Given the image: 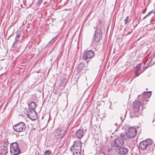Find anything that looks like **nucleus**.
<instances>
[{
  "instance_id": "obj_1",
  "label": "nucleus",
  "mask_w": 155,
  "mask_h": 155,
  "mask_svg": "<svg viewBox=\"0 0 155 155\" xmlns=\"http://www.w3.org/2000/svg\"><path fill=\"white\" fill-rule=\"evenodd\" d=\"M82 143L80 140H76L71 147L72 153H65L63 155H81Z\"/></svg>"
},
{
  "instance_id": "obj_2",
  "label": "nucleus",
  "mask_w": 155,
  "mask_h": 155,
  "mask_svg": "<svg viewBox=\"0 0 155 155\" xmlns=\"http://www.w3.org/2000/svg\"><path fill=\"white\" fill-rule=\"evenodd\" d=\"M137 132V130L135 128L131 127L128 129L127 133L121 134L120 137L125 140H127L134 137L136 134Z\"/></svg>"
},
{
  "instance_id": "obj_3",
  "label": "nucleus",
  "mask_w": 155,
  "mask_h": 155,
  "mask_svg": "<svg viewBox=\"0 0 155 155\" xmlns=\"http://www.w3.org/2000/svg\"><path fill=\"white\" fill-rule=\"evenodd\" d=\"M10 151L15 155L19 154L20 152L18 144L16 142L12 143L10 145Z\"/></svg>"
},
{
  "instance_id": "obj_4",
  "label": "nucleus",
  "mask_w": 155,
  "mask_h": 155,
  "mask_svg": "<svg viewBox=\"0 0 155 155\" xmlns=\"http://www.w3.org/2000/svg\"><path fill=\"white\" fill-rule=\"evenodd\" d=\"M26 126L25 124L23 122H20L18 124L13 126L14 130L16 132H20L23 131L25 130Z\"/></svg>"
},
{
  "instance_id": "obj_5",
  "label": "nucleus",
  "mask_w": 155,
  "mask_h": 155,
  "mask_svg": "<svg viewBox=\"0 0 155 155\" xmlns=\"http://www.w3.org/2000/svg\"><path fill=\"white\" fill-rule=\"evenodd\" d=\"M152 143V140L151 139H148L141 142L139 144V147L141 150H143Z\"/></svg>"
},
{
  "instance_id": "obj_6",
  "label": "nucleus",
  "mask_w": 155,
  "mask_h": 155,
  "mask_svg": "<svg viewBox=\"0 0 155 155\" xmlns=\"http://www.w3.org/2000/svg\"><path fill=\"white\" fill-rule=\"evenodd\" d=\"M123 139L120 138L115 139L112 141L111 143L112 146L117 147H120L123 146L124 143Z\"/></svg>"
},
{
  "instance_id": "obj_7",
  "label": "nucleus",
  "mask_w": 155,
  "mask_h": 155,
  "mask_svg": "<svg viewBox=\"0 0 155 155\" xmlns=\"http://www.w3.org/2000/svg\"><path fill=\"white\" fill-rule=\"evenodd\" d=\"M102 38L101 29L97 28L95 31V33L93 38V41L95 42H99Z\"/></svg>"
},
{
  "instance_id": "obj_8",
  "label": "nucleus",
  "mask_w": 155,
  "mask_h": 155,
  "mask_svg": "<svg viewBox=\"0 0 155 155\" xmlns=\"http://www.w3.org/2000/svg\"><path fill=\"white\" fill-rule=\"evenodd\" d=\"M94 56V53L92 50H89L84 52L83 55L84 60L87 61L88 60L93 58Z\"/></svg>"
},
{
  "instance_id": "obj_9",
  "label": "nucleus",
  "mask_w": 155,
  "mask_h": 155,
  "mask_svg": "<svg viewBox=\"0 0 155 155\" xmlns=\"http://www.w3.org/2000/svg\"><path fill=\"white\" fill-rule=\"evenodd\" d=\"M65 132L60 128H58L55 130L54 134L56 139H59L63 137Z\"/></svg>"
},
{
  "instance_id": "obj_10",
  "label": "nucleus",
  "mask_w": 155,
  "mask_h": 155,
  "mask_svg": "<svg viewBox=\"0 0 155 155\" xmlns=\"http://www.w3.org/2000/svg\"><path fill=\"white\" fill-rule=\"evenodd\" d=\"M140 104V102L138 100H136L134 102L133 109L136 115H138L140 111L139 107Z\"/></svg>"
},
{
  "instance_id": "obj_11",
  "label": "nucleus",
  "mask_w": 155,
  "mask_h": 155,
  "mask_svg": "<svg viewBox=\"0 0 155 155\" xmlns=\"http://www.w3.org/2000/svg\"><path fill=\"white\" fill-rule=\"evenodd\" d=\"M128 150L126 148L122 147L117 150L118 155H125L128 153Z\"/></svg>"
},
{
  "instance_id": "obj_12",
  "label": "nucleus",
  "mask_w": 155,
  "mask_h": 155,
  "mask_svg": "<svg viewBox=\"0 0 155 155\" xmlns=\"http://www.w3.org/2000/svg\"><path fill=\"white\" fill-rule=\"evenodd\" d=\"M151 95V93L150 91L145 92L144 93L142 98L143 103L144 104H146V102L148 101V98L150 97Z\"/></svg>"
},
{
  "instance_id": "obj_13",
  "label": "nucleus",
  "mask_w": 155,
  "mask_h": 155,
  "mask_svg": "<svg viewBox=\"0 0 155 155\" xmlns=\"http://www.w3.org/2000/svg\"><path fill=\"white\" fill-rule=\"evenodd\" d=\"M27 115L28 117L32 120H35L37 117L36 113L35 110H34V112L31 111H28Z\"/></svg>"
},
{
  "instance_id": "obj_14",
  "label": "nucleus",
  "mask_w": 155,
  "mask_h": 155,
  "mask_svg": "<svg viewBox=\"0 0 155 155\" xmlns=\"http://www.w3.org/2000/svg\"><path fill=\"white\" fill-rule=\"evenodd\" d=\"M76 136L77 138L80 139L84 136V131L83 129H80L78 130L76 133Z\"/></svg>"
},
{
  "instance_id": "obj_15",
  "label": "nucleus",
  "mask_w": 155,
  "mask_h": 155,
  "mask_svg": "<svg viewBox=\"0 0 155 155\" xmlns=\"http://www.w3.org/2000/svg\"><path fill=\"white\" fill-rule=\"evenodd\" d=\"M28 107H29V111H31L33 112H34L35 110L34 109L36 107L35 103L34 102H32L30 104H28Z\"/></svg>"
},
{
  "instance_id": "obj_16",
  "label": "nucleus",
  "mask_w": 155,
  "mask_h": 155,
  "mask_svg": "<svg viewBox=\"0 0 155 155\" xmlns=\"http://www.w3.org/2000/svg\"><path fill=\"white\" fill-rule=\"evenodd\" d=\"M141 65V64H137L136 66V70L135 72V74L136 76H138L140 74L143 72V71H141L140 70V67Z\"/></svg>"
},
{
  "instance_id": "obj_17",
  "label": "nucleus",
  "mask_w": 155,
  "mask_h": 155,
  "mask_svg": "<svg viewBox=\"0 0 155 155\" xmlns=\"http://www.w3.org/2000/svg\"><path fill=\"white\" fill-rule=\"evenodd\" d=\"M85 65L84 63H80L78 65L77 68L78 71L79 73L80 72L85 68Z\"/></svg>"
},
{
  "instance_id": "obj_18",
  "label": "nucleus",
  "mask_w": 155,
  "mask_h": 155,
  "mask_svg": "<svg viewBox=\"0 0 155 155\" xmlns=\"http://www.w3.org/2000/svg\"><path fill=\"white\" fill-rule=\"evenodd\" d=\"M67 82V80L65 78H63L62 79H61L60 82V86L61 87H63V88H64L66 86Z\"/></svg>"
},
{
  "instance_id": "obj_19",
  "label": "nucleus",
  "mask_w": 155,
  "mask_h": 155,
  "mask_svg": "<svg viewBox=\"0 0 155 155\" xmlns=\"http://www.w3.org/2000/svg\"><path fill=\"white\" fill-rule=\"evenodd\" d=\"M7 153V148L4 146L2 150L0 153V155H6Z\"/></svg>"
},
{
  "instance_id": "obj_20",
  "label": "nucleus",
  "mask_w": 155,
  "mask_h": 155,
  "mask_svg": "<svg viewBox=\"0 0 155 155\" xmlns=\"http://www.w3.org/2000/svg\"><path fill=\"white\" fill-rule=\"evenodd\" d=\"M21 32L20 31H18L17 32L15 38V39L18 40L20 37Z\"/></svg>"
},
{
  "instance_id": "obj_21",
  "label": "nucleus",
  "mask_w": 155,
  "mask_h": 155,
  "mask_svg": "<svg viewBox=\"0 0 155 155\" xmlns=\"http://www.w3.org/2000/svg\"><path fill=\"white\" fill-rule=\"evenodd\" d=\"M18 40L15 39V41L12 46V48L15 47L18 44Z\"/></svg>"
},
{
  "instance_id": "obj_22",
  "label": "nucleus",
  "mask_w": 155,
  "mask_h": 155,
  "mask_svg": "<svg viewBox=\"0 0 155 155\" xmlns=\"http://www.w3.org/2000/svg\"><path fill=\"white\" fill-rule=\"evenodd\" d=\"M124 21L125 24L128 23L130 21L129 16H127V17L124 20Z\"/></svg>"
},
{
  "instance_id": "obj_23",
  "label": "nucleus",
  "mask_w": 155,
  "mask_h": 155,
  "mask_svg": "<svg viewBox=\"0 0 155 155\" xmlns=\"http://www.w3.org/2000/svg\"><path fill=\"white\" fill-rule=\"evenodd\" d=\"M55 37H54V38H53L49 42V43L48 44V45L49 44H53L54 43V42L55 40Z\"/></svg>"
},
{
  "instance_id": "obj_24",
  "label": "nucleus",
  "mask_w": 155,
  "mask_h": 155,
  "mask_svg": "<svg viewBox=\"0 0 155 155\" xmlns=\"http://www.w3.org/2000/svg\"><path fill=\"white\" fill-rule=\"evenodd\" d=\"M153 11H151L150 12H149L146 15H145V16L143 18V19H145V18H146L147 17L149 16L150 15L152 12H153Z\"/></svg>"
},
{
  "instance_id": "obj_25",
  "label": "nucleus",
  "mask_w": 155,
  "mask_h": 155,
  "mask_svg": "<svg viewBox=\"0 0 155 155\" xmlns=\"http://www.w3.org/2000/svg\"><path fill=\"white\" fill-rule=\"evenodd\" d=\"M51 153V152L50 151L47 150L45 152L44 155H50Z\"/></svg>"
},
{
  "instance_id": "obj_26",
  "label": "nucleus",
  "mask_w": 155,
  "mask_h": 155,
  "mask_svg": "<svg viewBox=\"0 0 155 155\" xmlns=\"http://www.w3.org/2000/svg\"><path fill=\"white\" fill-rule=\"evenodd\" d=\"M43 0H39L38 2V4L40 5L42 2Z\"/></svg>"
},
{
  "instance_id": "obj_27",
  "label": "nucleus",
  "mask_w": 155,
  "mask_h": 155,
  "mask_svg": "<svg viewBox=\"0 0 155 155\" xmlns=\"http://www.w3.org/2000/svg\"><path fill=\"white\" fill-rule=\"evenodd\" d=\"M146 8L144 9L143 10V14H144L145 13V12H146Z\"/></svg>"
},
{
  "instance_id": "obj_28",
  "label": "nucleus",
  "mask_w": 155,
  "mask_h": 155,
  "mask_svg": "<svg viewBox=\"0 0 155 155\" xmlns=\"http://www.w3.org/2000/svg\"><path fill=\"white\" fill-rule=\"evenodd\" d=\"M154 13L155 15V11L154 12Z\"/></svg>"
},
{
  "instance_id": "obj_29",
  "label": "nucleus",
  "mask_w": 155,
  "mask_h": 155,
  "mask_svg": "<svg viewBox=\"0 0 155 155\" xmlns=\"http://www.w3.org/2000/svg\"><path fill=\"white\" fill-rule=\"evenodd\" d=\"M121 119V117H120Z\"/></svg>"
},
{
  "instance_id": "obj_30",
  "label": "nucleus",
  "mask_w": 155,
  "mask_h": 155,
  "mask_svg": "<svg viewBox=\"0 0 155 155\" xmlns=\"http://www.w3.org/2000/svg\"><path fill=\"white\" fill-rule=\"evenodd\" d=\"M143 68H145V67H144V66H143Z\"/></svg>"
},
{
  "instance_id": "obj_31",
  "label": "nucleus",
  "mask_w": 155,
  "mask_h": 155,
  "mask_svg": "<svg viewBox=\"0 0 155 155\" xmlns=\"http://www.w3.org/2000/svg\"><path fill=\"white\" fill-rule=\"evenodd\" d=\"M143 68H145V67H144V66H143Z\"/></svg>"
}]
</instances>
